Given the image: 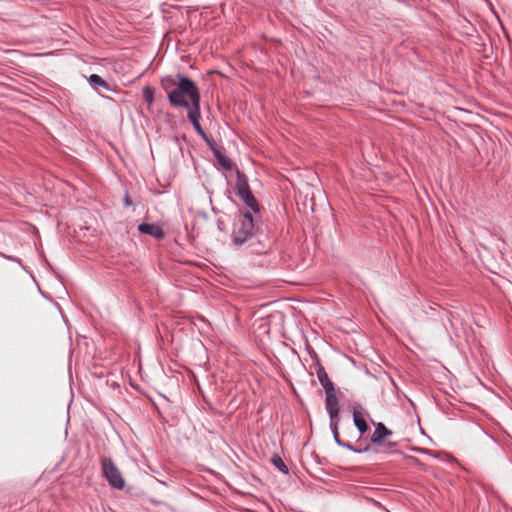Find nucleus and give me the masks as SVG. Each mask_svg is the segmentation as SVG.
<instances>
[{
  "label": "nucleus",
  "instance_id": "f257e3e1",
  "mask_svg": "<svg viewBox=\"0 0 512 512\" xmlns=\"http://www.w3.org/2000/svg\"><path fill=\"white\" fill-rule=\"evenodd\" d=\"M311 368L315 369L317 378L325 391V408L328 416H339L340 411L351 416H368L366 409L357 399L335 387L317 355L314 357Z\"/></svg>",
  "mask_w": 512,
  "mask_h": 512
},
{
  "label": "nucleus",
  "instance_id": "f03ea898",
  "mask_svg": "<svg viewBox=\"0 0 512 512\" xmlns=\"http://www.w3.org/2000/svg\"><path fill=\"white\" fill-rule=\"evenodd\" d=\"M254 239L260 245V248L255 250L258 254L266 252L273 243L266 227L257 216L252 215L250 211L239 210L233 220L232 244L241 247Z\"/></svg>",
  "mask_w": 512,
  "mask_h": 512
},
{
  "label": "nucleus",
  "instance_id": "7ed1b4c3",
  "mask_svg": "<svg viewBox=\"0 0 512 512\" xmlns=\"http://www.w3.org/2000/svg\"><path fill=\"white\" fill-rule=\"evenodd\" d=\"M160 85L172 107H181L189 111L200 106V91L191 78L180 73L166 75L161 78Z\"/></svg>",
  "mask_w": 512,
  "mask_h": 512
},
{
  "label": "nucleus",
  "instance_id": "20e7f679",
  "mask_svg": "<svg viewBox=\"0 0 512 512\" xmlns=\"http://www.w3.org/2000/svg\"><path fill=\"white\" fill-rule=\"evenodd\" d=\"M101 462L104 476L106 477L109 484L116 489H123L125 486V481L114 462L110 458L106 457H103Z\"/></svg>",
  "mask_w": 512,
  "mask_h": 512
},
{
  "label": "nucleus",
  "instance_id": "39448f33",
  "mask_svg": "<svg viewBox=\"0 0 512 512\" xmlns=\"http://www.w3.org/2000/svg\"><path fill=\"white\" fill-rule=\"evenodd\" d=\"M373 424L375 425V430L373 432V434L371 435V441L375 444H379V445H388V446H393L395 445V442L392 441V431L387 429L385 427L384 424L382 423H377L375 424L373 422Z\"/></svg>",
  "mask_w": 512,
  "mask_h": 512
},
{
  "label": "nucleus",
  "instance_id": "423d86ee",
  "mask_svg": "<svg viewBox=\"0 0 512 512\" xmlns=\"http://www.w3.org/2000/svg\"><path fill=\"white\" fill-rule=\"evenodd\" d=\"M138 231L141 234L150 235L157 240H161L165 237L164 230L158 224L141 223L138 226Z\"/></svg>",
  "mask_w": 512,
  "mask_h": 512
},
{
  "label": "nucleus",
  "instance_id": "0eeeda50",
  "mask_svg": "<svg viewBox=\"0 0 512 512\" xmlns=\"http://www.w3.org/2000/svg\"><path fill=\"white\" fill-rule=\"evenodd\" d=\"M187 117H188L189 121L192 123L197 134L199 136H201V138L205 137V135H207V134L200 125V119H201L200 106L196 107L194 109H189V111H187Z\"/></svg>",
  "mask_w": 512,
  "mask_h": 512
},
{
  "label": "nucleus",
  "instance_id": "6e6552de",
  "mask_svg": "<svg viewBox=\"0 0 512 512\" xmlns=\"http://www.w3.org/2000/svg\"><path fill=\"white\" fill-rule=\"evenodd\" d=\"M250 191H251V189L248 184L247 176L243 172H241L238 168H236V185H235L236 195L238 197H240Z\"/></svg>",
  "mask_w": 512,
  "mask_h": 512
},
{
  "label": "nucleus",
  "instance_id": "1a4fd4ad",
  "mask_svg": "<svg viewBox=\"0 0 512 512\" xmlns=\"http://www.w3.org/2000/svg\"><path fill=\"white\" fill-rule=\"evenodd\" d=\"M246 206L244 211H250L252 215L256 216L260 212V206L258 201L252 192L245 193L244 195L239 197Z\"/></svg>",
  "mask_w": 512,
  "mask_h": 512
},
{
  "label": "nucleus",
  "instance_id": "9d476101",
  "mask_svg": "<svg viewBox=\"0 0 512 512\" xmlns=\"http://www.w3.org/2000/svg\"><path fill=\"white\" fill-rule=\"evenodd\" d=\"M90 86L96 91H100L101 89L110 90V85L99 75L91 74L87 78Z\"/></svg>",
  "mask_w": 512,
  "mask_h": 512
},
{
  "label": "nucleus",
  "instance_id": "9b49d317",
  "mask_svg": "<svg viewBox=\"0 0 512 512\" xmlns=\"http://www.w3.org/2000/svg\"><path fill=\"white\" fill-rule=\"evenodd\" d=\"M214 157L216 158L218 164L226 171H230L233 169L234 165L232 161L223 154L220 149L218 151H214Z\"/></svg>",
  "mask_w": 512,
  "mask_h": 512
},
{
  "label": "nucleus",
  "instance_id": "f8f14e48",
  "mask_svg": "<svg viewBox=\"0 0 512 512\" xmlns=\"http://www.w3.org/2000/svg\"><path fill=\"white\" fill-rule=\"evenodd\" d=\"M354 425L357 427L359 435H363L369 430V424L366 418H353Z\"/></svg>",
  "mask_w": 512,
  "mask_h": 512
},
{
  "label": "nucleus",
  "instance_id": "ddd939ff",
  "mask_svg": "<svg viewBox=\"0 0 512 512\" xmlns=\"http://www.w3.org/2000/svg\"><path fill=\"white\" fill-rule=\"evenodd\" d=\"M142 97L145 102L151 105L154 102V89L150 86H144L142 89Z\"/></svg>",
  "mask_w": 512,
  "mask_h": 512
},
{
  "label": "nucleus",
  "instance_id": "4468645a",
  "mask_svg": "<svg viewBox=\"0 0 512 512\" xmlns=\"http://www.w3.org/2000/svg\"><path fill=\"white\" fill-rule=\"evenodd\" d=\"M272 463L283 473H288V468L283 462L282 458L278 455L272 457Z\"/></svg>",
  "mask_w": 512,
  "mask_h": 512
},
{
  "label": "nucleus",
  "instance_id": "2eb2a0df",
  "mask_svg": "<svg viewBox=\"0 0 512 512\" xmlns=\"http://www.w3.org/2000/svg\"><path fill=\"white\" fill-rule=\"evenodd\" d=\"M206 144L208 145V147L210 148V150L212 151V153L214 154V151H218V147L216 146L214 140L209 137L208 135H205V137L202 138Z\"/></svg>",
  "mask_w": 512,
  "mask_h": 512
},
{
  "label": "nucleus",
  "instance_id": "dca6fc26",
  "mask_svg": "<svg viewBox=\"0 0 512 512\" xmlns=\"http://www.w3.org/2000/svg\"><path fill=\"white\" fill-rule=\"evenodd\" d=\"M217 227L220 231L226 230L225 223L220 219L217 220Z\"/></svg>",
  "mask_w": 512,
  "mask_h": 512
},
{
  "label": "nucleus",
  "instance_id": "f3484780",
  "mask_svg": "<svg viewBox=\"0 0 512 512\" xmlns=\"http://www.w3.org/2000/svg\"><path fill=\"white\" fill-rule=\"evenodd\" d=\"M124 204L126 206H131L133 204L132 199L130 198V196L128 194H126L124 197Z\"/></svg>",
  "mask_w": 512,
  "mask_h": 512
},
{
  "label": "nucleus",
  "instance_id": "a211bd4d",
  "mask_svg": "<svg viewBox=\"0 0 512 512\" xmlns=\"http://www.w3.org/2000/svg\"><path fill=\"white\" fill-rule=\"evenodd\" d=\"M331 424H332V425H334L335 437H337V434H338V433H337V425H338V422H337V421H336V422H334V423L332 422Z\"/></svg>",
  "mask_w": 512,
  "mask_h": 512
},
{
  "label": "nucleus",
  "instance_id": "6ab92c4d",
  "mask_svg": "<svg viewBox=\"0 0 512 512\" xmlns=\"http://www.w3.org/2000/svg\"><path fill=\"white\" fill-rule=\"evenodd\" d=\"M8 259L13 260V261H16V262H18V263H21V260H20V259H18V258L8 257Z\"/></svg>",
  "mask_w": 512,
  "mask_h": 512
}]
</instances>
